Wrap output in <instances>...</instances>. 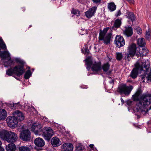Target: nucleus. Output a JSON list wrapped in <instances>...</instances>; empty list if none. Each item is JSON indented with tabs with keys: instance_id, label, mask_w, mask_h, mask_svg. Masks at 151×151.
I'll use <instances>...</instances> for the list:
<instances>
[{
	"instance_id": "nucleus-1",
	"label": "nucleus",
	"mask_w": 151,
	"mask_h": 151,
	"mask_svg": "<svg viewBox=\"0 0 151 151\" xmlns=\"http://www.w3.org/2000/svg\"><path fill=\"white\" fill-rule=\"evenodd\" d=\"M142 93L141 89H139L133 95L132 98L134 101H138L136 109L137 112L146 114L151 109V95L148 93H143L139 97Z\"/></svg>"
},
{
	"instance_id": "nucleus-2",
	"label": "nucleus",
	"mask_w": 151,
	"mask_h": 151,
	"mask_svg": "<svg viewBox=\"0 0 151 151\" xmlns=\"http://www.w3.org/2000/svg\"><path fill=\"white\" fill-rule=\"evenodd\" d=\"M142 64L140 65L139 63H136L134 65L135 67L132 70L129 76L133 79L137 78L139 70H143L144 73L147 72L150 68V65L146 64L145 61L142 63Z\"/></svg>"
},
{
	"instance_id": "nucleus-3",
	"label": "nucleus",
	"mask_w": 151,
	"mask_h": 151,
	"mask_svg": "<svg viewBox=\"0 0 151 151\" xmlns=\"http://www.w3.org/2000/svg\"><path fill=\"white\" fill-rule=\"evenodd\" d=\"M0 57L2 58V60L8 59V60L4 63L5 67L11 66L14 64V60L11 59L9 53L8 51H5L0 53Z\"/></svg>"
},
{
	"instance_id": "nucleus-4",
	"label": "nucleus",
	"mask_w": 151,
	"mask_h": 151,
	"mask_svg": "<svg viewBox=\"0 0 151 151\" xmlns=\"http://www.w3.org/2000/svg\"><path fill=\"white\" fill-rule=\"evenodd\" d=\"M42 135L45 139L48 142L53 135V131L52 129L50 127H46L42 129Z\"/></svg>"
},
{
	"instance_id": "nucleus-5",
	"label": "nucleus",
	"mask_w": 151,
	"mask_h": 151,
	"mask_svg": "<svg viewBox=\"0 0 151 151\" xmlns=\"http://www.w3.org/2000/svg\"><path fill=\"white\" fill-rule=\"evenodd\" d=\"M133 88L132 86H127L126 84H123L119 86L117 91L121 94H124L126 96L129 95Z\"/></svg>"
},
{
	"instance_id": "nucleus-6",
	"label": "nucleus",
	"mask_w": 151,
	"mask_h": 151,
	"mask_svg": "<svg viewBox=\"0 0 151 151\" xmlns=\"http://www.w3.org/2000/svg\"><path fill=\"white\" fill-rule=\"evenodd\" d=\"M20 138L24 141H28L31 139V132L28 129L23 130L20 134Z\"/></svg>"
},
{
	"instance_id": "nucleus-7",
	"label": "nucleus",
	"mask_w": 151,
	"mask_h": 151,
	"mask_svg": "<svg viewBox=\"0 0 151 151\" xmlns=\"http://www.w3.org/2000/svg\"><path fill=\"white\" fill-rule=\"evenodd\" d=\"M24 65H17L14 67L15 75L18 77L22 76L25 72Z\"/></svg>"
},
{
	"instance_id": "nucleus-8",
	"label": "nucleus",
	"mask_w": 151,
	"mask_h": 151,
	"mask_svg": "<svg viewBox=\"0 0 151 151\" xmlns=\"http://www.w3.org/2000/svg\"><path fill=\"white\" fill-rule=\"evenodd\" d=\"M42 126L41 124L34 123L32 125L30 129L32 131L34 132L37 135H41L42 133Z\"/></svg>"
},
{
	"instance_id": "nucleus-9",
	"label": "nucleus",
	"mask_w": 151,
	"mask_h": 151,
	"mask_svg": "<svg viewBox=\"0 0 151 151\" xmlns=\"http://www.w3.org/2000/svg\"><path fill=\"white\" fill-rule=\"evenodd\" d=\"M6 120L8 126L10 128H14L17 126L18 121L13 115L8 116Z\"/></svg>"
},
{
	"instance_id": "nucleus-10",
	"label": "nucleus",
	"mask_w": 151,
	"mask_h": 151,
	"mask_svg": "<svg viewBox=\"0 0 151 151\" xmlns=\"http://www.w3.org/2000/svg\"><path fill=\"white\" fill-rule=\"evenodd\" d=\"M114 42L116 47L120 48L125 45V41L122 36L120 35H117L115 37Z\"/></svg>"
},
{
	"instance_id": "nucleus-11",
	"label": "nucleus",
	"mask_w": 151,
	"mask_h": 151,
	"mask_svg": "<svg viewBox=\"0 0 151 151\" xmlns=\"http://www.w3.org/2000/svg\"><path fill=\"white\" fill-rule=\"evenodd\" d=\"M18 137L17 134L14 132L9 131V135L6 141L9 143H14L16 141Z\"/></svg>"
},
{
	"instance_id": "nucleus-12",
	"label": "nucleus",
	"mask_w": 151,
	"mask_h": 151,
	"mask_svg": "<svg viewBox=\"0 0 151 151\" xmlns=\"http://www.w3.org/2000/svg\"><path fill=\"white\" fill-rule=\"evenodd\" d=\"M110 64L109 62L104 63L101 65V69L107 75H110L112 71V69L110 70Z\"/></svg>"
},
{
	"instance_id": "nucleus-13",
	"label": "nucleus",
	"mask_w": 151,
	"mask_h": 151,
	"mask_svg": "<svg viewBox=\"0 0 151 151\" xmlns=\"http://www.w3.org/2000/svg\"><path fill=\"white\" fill-rule=\"evenodd\" d=\"M91 70L93 72H98L100 71L101 70V62H95L91 66Z\"/></svg>"
},
{
	"instance_id": "nucleus-14",
	"label": "nucleus",
	"mask_w": 151,
	"mask_h": 151,
	"mask_svg": "<svg viewBox=\"0 0 151 151\" xmlns=\"http://www.w3.org/2000/svg\"><path fill=\"white\" fill-rule=\"evenodd\" d=\"M97 10V7L94 6L89 9L85 12L86 17L89 19L94 15L95 13Z\"/></svg>"
},
{
	"instance_id": "nucleus-15",
	"label": "nucleus",
	"mask_w": 151,
	"mask_h": 151,
	"mask_svg": "<svg viewBox=\"0 0 151 151\" xmlns=\"http://www.w3.org/2000/svg\"><path fill=\"white\" fill-rule=\"evenodd\" d=\"M12 115L18 121H22L24 120V118L22 113L18 110L14 111L12 113Z\"/></svg>"
},
{
	"instance_id": "nucleus-16",
	"label": "nucleus",
	"mask_w": 151,
	"mask_h": 151,
	"mask_svg": "<svg viewBox=\"0 0 151 151\" xmlns=\"http://www.w3.org/2000/svg\"><path fill=\"white\" fill-rule=\"evenodd\" d=\"M112 36L111 33H109L107 34L106 36L104 37L103 40H101V37H99V41L103 40L104 43L106 45H108L110 42Z\"/></svg>"
},
{
	"instance_id": "nucleus-17",
	"label": "nucleus",
	"mask_w": 151,
	"mask_h": 151,
	"mask_svg": "<svg viewBox=\"0 0 151 151\" xmlns=\"http://www.w3.org/2000/svg\"><path fill=\"white\" fill-rule=\"evenodd\" d=\"M34 143L36 146L39 147H42L45 145L44 140L40 137L36 138L34 140Z\"/></svg>"
},
{
	"instance_id": "nucleus-18",
	"label": "nucleus",
	"mask_w": 151,
	"mask_h": 151,
	"mask_svg": "<svg viewBox=\"0 0 151 151\" xmlns=\"http://www.w3.org/2000/svg\"><path fill=\"white\" fill-rule=\"evenodd\" d=\"M62 149L64 151H72L73 149V146L70 143H65L63 145Z\"/></svg>"
},
{
	"instance_id": "nucleus-19",
	"label": "nucleus",
	"mask_w": 151,
	"mask_h": 151,
	"mask_svg": "<svg viewBox=\"0 0 151 151\" xmlns=\"http://www.w3.org/2000/svg\"><path fill=\"white\" fill-rule=\"evenodd\" d=\"M51 143L54 147H58L61 144V142L60 139L57 137H54L51 140Z\"/></svg>"
},
{
	"instance_id": "nucleus-20",
	"label": "nucleus",
	"mask_w": 151,
	"mask_h": 151,
	"mask_svg": "<svg viewBox=\"0 0 151 151\" xmlns=\"http://www.w3.org/2000/svg\"><path fill=\"white\" fill-rule=\"evenodd\" d=\"M136 45L134 43H133L130 45L128 47V52L131 53L134 56L136 55L137 53H136Z\"/></svg>"
},
{
	"instance_id": "nucleus-21",
	"label": "nucleus",
	"mask_w": 151,
	"mask_h": 151,
	"mask_svg": "<svg viewBox=\"0 0 151 151\" xmlns=\"http://www.w3.org/2000/svg\"><path fill=\"white\" fill-rule=\"evenodd\" d=\"M124 32L127 37H130L133 34V29L131 27H126Z\"/></svg>"
},
{
	"instance_id": "nucleus-22",
	"label": "nucleus",
	"mask_w": 151,
	"mask_h": 151,
	"mask_svg": "<svg viewBox=\"0 0 151 151\" xmlns=\"http://www.w3.org/2000/svg\"><path fill=\"white\" fill-rule=\"evenodd\" d=\"M9 131L4 129H2L0 132V137L3 140H6L9 135Z\"/></svg>"
},
{
	"instance_id": "nucleus-23",
	"label": "nucleus",
	"mask_w": 151,
	"mask_h": 151,
	"mask_svg": "<svg viewBox=\"0 0 151 151\" xmlns=\"http://www.w3.org/2000/svg\"><path fill=\"white\" fill-rule=\"evenodd\" d=\"M14 70L13 68H10L6 70V74L9 76H13L17 80H19V78L15 76Z\"/></svg>"
},
{
	"instance_id": "nucleus-24",
	"label": "nucleus",
	"mask_w": 151,
	"mask_h": 151,
	"mask_svg": "<svg viewBox=\"0 0 151 151\" xmlns=\"http://www.w3.org/2000/svg\"><path fill=\"white\" fill-rule=\"evenodd\" d=\"M6 151H15L16 149V147L13 143H9L6 147Z\"/></svg>"
},
{
	"instance_id": "nucleus-25",
	"label": "nucleus",
	"mask_w": 151,
	"mask_h": 151,
	"mask_svg": "<svg viewBox=\"0 0 151 151\" xmlns=\"http://www.w3.org/2000/svg\"><path fill=\"white\" fill-rule=\"evenodd\" d=\"M148 53V50L145 48H142V50L140 51L139 53L137 52L136 55L138 57L139 56L142 57L146 56Z\"/></svg>"
},
{
	"instance_id": "nucleus-26",
	"label": "nucleus",
	"mask_w": 151,
	"mask_h": 151,
	"mask_svg": "<svg viewBox=\"0 0 151 151\" xmlns=\"http://www.w3.org/2000/svg\"><path fill=\"white\" fill-rule=\"evenodd\" d=\"M86 61V68L88 70H89L91 66L93 65V61L92 60L88 58L85 60Z\"/></svg>"
},
{
	"instance_id": "nucleus-27",
	"label": "nucleus",
	"mask_w": 151,
	"mask_h": 151,
	"mask_svg": "<svg viewBox=\"0 0 151 151\" xmlns=\"http://www.w3.org/2000/svg\"><path fill=\"white\" fill-rule=\"evenodd\" d=\"M126 14L127 17L130 19L132 22H133L135 20L136 17L133 12L127 11Z\"/></svg>"
},
{
	"instance_id": "nucleus-28",
	"label": "nucleus",
	"mask_w": 151,
	"mask_h": 151,
	"mask_svg": "<svg viewBox=\"0 0 151 151\" xmlns=\"http://www.w3.org/2000/svg\"><path fill=\"white\" fill-rule=\"evenodd\" d=\"M7 113L4 109H0V120H4L6 117Z\"/></svg>"
},
{
	"instance_id": "nucleus-29",
	"label": "nucleus",
	"mask_w": 151,
	"mask_h": 151,
	"mask_svg": "<svg viewBox=\"0 0 151 151\" xmlns=\"http://www.w3.org/2000/svg\"><path fill=\"white\" fill-rule=\"evenodd\" d=\"M109 29V27H107L104 28L103 31L100 30L99 37H101V40H103V37L105 36L106 33Z\"/></svg>"
},
{
	"instance_id": "nucleus-30",
	"label": "nucleus",
	"mask_w": 151,
	"mask_h": 151,
	"mask_svg": "<svg viewBox=\"0 0 151 151\" xmlns=\"http://www.w3.org/2000/svg\"><path fill=\"white\" fill-rule=\"evenodd\" d=\"M108 9L111 12L114 11L116 8V6L114 3L111 2L109 3L108 4Z\"/></svg>"
},
{
	"instance_id": "nucleus-31",
	"label": "nucleus",
	"mask_w": 151,
	"mask_h": 151,
	"mask_svg": "<svg viewBox=\"0 0 151 151\" xmlns=\"http://www.w3.org/2000/svg\"><path fill=\"white\" fill-rule=\"evenodd\" d=\"M138 45L141 47H144L145 45V39L143 38H141L138 39L137 40Z\"/></svg>"
},
{
	"instance_id": "nucleus-32",
	"label": "nucleus",
	"mask_w": 151,
	"mask_h": 151,
	"mask_svg": "<svg viewBox=\"0 0 151 151\" xmlns=\"http://www.w3.org/2000/svg\"><path fill=\"white\" fill-rule=\"evenodd\" d=\"M124 55V60L129 61L131 60V58L134 56L133 55H132V54L128 52H125Z\"/></svg>"
},
{
	"instance_id": "nucleus-33",
	"label": "nucleus",
	"mask_w": 151,
	"mask_h": 151,
	"mask_svg": "<svg viewBox=\"0 0 151 151\" xmlns=\"http://www.w3.org/2000/svg\"><path fill=\"white\" fill-rule=\"evenodd\" d=\"M121 24V20L119 19H117L115 21L113 26L116 28H118L120 27Z\"/></svg>"
},
{
	"instance_id": "nucleus-34",
	"label": "nucleus",
	"mask_w": 151,
	"mask_h": 151,
	"mask_svg": "<svg viewBox=\"0 0 151 151\" xmlns=\"http://www.w3.org/2000/svg\"><path fill=\"white\" fill-rule=\"evenodd\" d=\"M30 146H22L19 147L18 149L19 151H30L31 149Z\"/></svg>"
},
{
	"instance_id": "nucleus-35",
	"label": "nucleus",
	"mask_w": 151,
	"mask_h": 151,
	"mask_svg": "<svg viewBox=\"0 0 151 151\" xmlns=\"http://www.w3.org/2000/svg\"><path fill=\"white\" fill-rule=\"evenodd\" d=\"M32 73L29 69L25 73L24 78L25 79L27 80L31 76Z\"/></svg>"
},
{
	"instance_id": "nucleus-36",
	"label": "nucleus",
	"mask_w": 151,
	"mask_h": 151,
	"mask_svg": "<svg viewBox=\"0 0 151 151\" xmlns=\"http://www.w3.org/2000/svg\"><path fill=\"white\" fill-rule=\"evenodd\" d=\"M116 59L118 61H121L123 58V55L122 52L116 53Z\"/></svg>"
},
{
	"instance_id": "nucleus-37",
	"label": "nucleus",
	"mask_w": 151,
	"mask_h": 151,
	"mask_svg": "<svg viewBox=\"0 0 151 151\" xmlns=\"http://www.w3.org/2000/svg\"><path fill=\"white\" fill-rule=\"evenodd\" d=\"M146 39L149 41H150L151 40V32L148 30V32H146L145 36Z\"/></svg>"
},
{
	"instance_id": "nucleus-38",
	"label": "nucleus",
	"mask_w": 151,
	"mask_h": 151,
	"mask_svg": "<svg viewBox=\"0 0 151 151\" xmlns=\"http://www.w3.org/2000/svg\"><path fill=\"white\" fill-rule=\"evenodd\" d=\"M71 13L72 14L76 15L77 16H79L80 14V12L79 10L74 8L72 9L71 11Z\"/></svg>"
},
{
	"instance_id": "nucleus-39",
	"label": "nucleus",
	"mask_w": 151,
	"mask_h": 151,
	"mask_svg": "<svg viewBox=\"0 0 151 151\" xmlns=\"http://www.w3.org/2000/svg\"><path fill=\"white\" fill-rule=\"evenodd\" d=\"M14 60L17 63H19V65H24L25 63L24 61L19 58H15Z\"/></svg>"
},
{
	"instance_id": "nucleus-40",
	"label": "nucleus",
	"mask_w": 151,
	"mask_h": 151,
	"mask_svg": "<svg viewBox=\"0 0 151 151\" xmlns=\"http://www.w3.org/2000/svg\"><path fill=\"white\" fill-rule=\"evenodd\" d=\"M13 106L14 107V109H16L20 108L22 107V106L19 104V102H18L17 103H13Z\"/></svg>"
},
{
	"instance_id": "nucleus-41",
	"label": "nucleus",
	"mask_w": 151,
	"mask_h": 151,
	"mask_svg": "<svg viewBox=\"0 0 151 151\" xmlns=\"http://www.w3.org/2000/svg\"><path fill=\"white\" fill-rule=\"evenodd\" d=\"M93 3L97 5L100 4L101 3V0H91Z\"/></svg>"
},
{
	"instance_id": "nucleus-42",
	"label": "nucleus",
	"mask_w": 151,
	"mask_h": 151,
	"mask_svg": "<svg viewBox=\"0 0 151 151\" xmlns=\"http://www.w3.org/2000/svg\"><path fill=\"white\" fill-rule=\"evenodd\" d=\"M85 52L83 53L87 55H88L89 53V50L88 49V47L86 46H85L84 48Z\"/></svg>"
},
{
	"instance_id": "nucleus-43",
	"label": "nucleus",
	"mask_w": 151,
	"mask_h": 151,
	"mask_svg": "<svg viewBox=\"0 0 151 151\" xmlns=\"http://www.w3.org/2000/svg\"><path fill=\"white\" fill-rule=\"evenodd\" d=\"M5 104L6 105L9 107H10L11 109H14V107L13 106V104H10V103H5Z\"/></svg>"
},
{
	"instance_id": "nucleus-44",
	"label": "nucleus",
	"mask_w": 151,
	"mask_h": 151,
	"mask_svg": "<svg viewBox=\"0 0 151 151\" xmlns=\"http://www.w3.org/2000/svg\"><path fill=\"white\" fill-rule=\"evenodd\" d=\"M135 29L138 34L139 33L140 34H142V31L140 27H137Z\"/></svg>"
},
{
	"instance_id": "nucleus-45",
	"label": "nucleus",
	"mask_w": 151,
	"mask_h": 151,
	"mask_svg": "<svg viewBox=\"0 0 151 151\" xmlns=\"http://www.w3.org/2000/svg\"><path fill=\"white\" fill-rule=\"evenodd\" d=\"M83 147L82 146H80L76 147V151H81L83 150Z\"/></svg>"
},
{
	"instance_id": "nucleus-46",
	"label": "nucleus",
	"mask_w": 151,
	"mask_h": 151,
	"mask_svg": "<svg viewBox=\"0 0 151 151\" xmlns=\"http://www.w3.org/2000/svg\"><path fill=\"white\" fill-rule=\"evenodd\" d=\"M148 81H151V73L150 72L147 76L146 77Z\"/></svg>"
},
{
	"instance_id": "nucleus-47",
	"label": "nucleus",
	"mask_w": 151,
	"mask_h": 151,
	"mask_svg": "<svg viewBox=\"0 0 151 151\" xmlns=\"http://www.w3.org/2000/svg\"><path fill=\"white\" fill-rule=\"evenodd\" d=\"M122 14L121 11L120 10H119V11L117 12V13L115 14V16L116 17H118V16H119Z\"/></svg>"
},
{
	"instance_id": "nucleus-48",
	"label": "nucleus",
	"mask_w": 151,
	"mask_h": 151,
	"mask_svg": "<svg viewBox=\"0 0 151 151\" xmlns=\"http://www.w3.org/2000/svg\"><path fill=\"white\" fill-rule=\"evenodd\" d=\"M126 102L127 103V105H128L129 106H130V105H131V104L132 103V101H131L130 100H127V101H126Z\"/></svg>"
},
{
	"instance_id": "nucleus-49",
	"label": "nucleus",
	"mask_w": 151,
	"mask_h": 151,
	"mask_svg": "<svg viewBox=\"0 0 151 151\" xmlns=\"http://www.w3.org/2000/svg\"><path fill=\"white\" fill-rule=\"evenodd\" d=\"M147 72H146V73H145V74L144 75H142V79L143 81V82H145L144 79L146 77V74H147Z\"/></svg>"
},
{
	"instance_id": "nucleus-50",
	"label": "nucleus",
	"mask_w": 151,
	"mask_h": 151,
	"mask_svg": "<svg viewBox=\"0 0 151 151\" xmlns=\"http://www.w3.org/2000/svg\"><path fill=\"white\" fill-rule=\"evenodd\" d=\"M89 146L91 149L94 150H95V149H96V148L94 147V145L93 144H90Z\"/></svg>"
},
{
	"instance_id": "nucleus-51",
	"label": "nucleus",
	"mask_w": 151,
	"mask_h": 151,
	"mask_svg": "<svg viewBox=\"0 0 151 151\" xmlns=\"http://www.w3.org/2000/svg\"><path fill=\"white\" fill-rule=\"evenodd\" d=\"M109 83L110 84H112V85H113L114 83V80L111 79V80L109 82Z\"/></svg>"
},
{
	"instance_id": "nucleus-52",
	"label": "nucleus",
	"mask_w": 151,
	"mask_h": 151,
	"mask_svg": "<svg viewBox=\"0 0 151 151\" xmlns=\"http://www.w3.org/2000/svg\"><path fill=\"white\" fill-rule=\"evenodd\" d=\"M121 100L122 103V105H123L124 103V101L122 98H121Z\"/></svg>"
},
{
	"instance_id": "nucleus-53",
	"label": "nucleus",
	"mask_w": 151,
	"mask_h": 151,
	"mask_svg": "<svg viewBox=\"0 0 151 151\" xmlns=\"http://www.w3.org/2000/svg\"><path fill=\"white\" fill-rule=\"evenodd\" d=\"M0 151H5L4 149L2 147H0Z\"/></svg>"
},
{
	"instance_id": "nucleus-54",
	"label": "nucleus",
	"mask_w": 151,
	"mask_h": 151,
	"mask_svg": "<svg viewBox=\"0 0 151 151\" xmlns=\"http://www.w3.org/2000/svg\"><path fill=\"white\" fill-rule=\"evenodd\" d=\"M135 115H137V119H139V118H140V116L138 114H136Z\"/></svg>"
},
{
	"instance_id": "nucleus-55",
	"label": "nucleus",
	"mask_w": 151,
	"mask_h": 151,
	"mask_svg": "<svg viewBox=\"0 0 151 151\" xmlns=\"http://www.w3.org/2000/svg\"><path fill=\"white\" fill-rule=\"evenodd\" d=\"M22 11H23V12H24L25 11V8L24 7H22Z\"/></svg>"
},
{
	"instance_id": "nucleus-56",
	"label": "nucleus",
	"mask_w": 151,
	"mask_h": 151,
	"mask_svg": "<svg viewBox=\"0 0 151 151\" xmlns=\"http://www.w3.org/2000/svg\"><path fill=\"white\" fill-rule=\"evenodd\" d=\"M2 145V143L1 141L0 140V147H1V145Z\"/></svg>"
},
{
	"instance_id": "nucleus-57",
	"label": "nucleus",
	"mask_w": 151,
	"mask_h": 151,
	"mask_svg": "<svg viewBox=\"0 0 151 151\" xmlns=\"http://www.w3.org/2000/svg\"><path fill=\"white\" fill-rule=\"evenodd\" d=\"M32 25H30L29 26V27H32Z\"/></svg>"
},
{
	"instance_id": "nucleus-58",
	"label": "nucleus",
	"mask_w": 151,
	"mask_h": 151,
	"mask_svg": "<svg viewBox=\"0 0 151 151\" xmlns=\"http://www.w3.org/2000/svg\"><path fill=\"white\" fill-rule=\"evenodd\" d=\"M108 78H111L110 77H109Z\"/></svg>"
},
{
	"instance_id": "nucleus-59",
	"label": "nucleus",
	"mask_w": 151,
	"mask_h": 151,
	"mask_svg": "<svg viewBox=\"0 0 151 151\" xmlns=\"http://www.w3.org/2000/svg\"><path fill=\"white\" fill-rule=\"evenodd\" d=\"M32 70L33 71H34V69L33 68V69H32Z\"/></svg>"
},
{
	"instance_id": "nucleus-60",
	"label": "nucleus",
	"mask_w": 151,
	"mask_h": 151,
	"mask_svg": "<svg viewBox=\"0 0 151 151\" xmlns=\"http://www.w3.org/2000/svg\"><path fill=\"white\" fill-rule=\"evenodd\" d=\"M29 69H30V67H29Z\"/></svg>"
}]
</instances>
